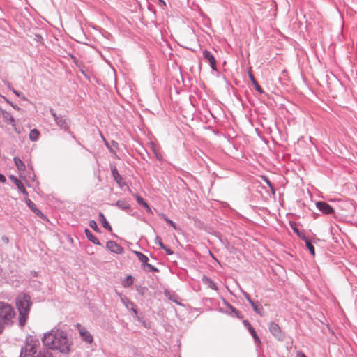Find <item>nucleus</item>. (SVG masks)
I'll return each instance as SVG.
<instances>
[{
	"label": "nucleus",
	"mask_w": 357,
	"mask_h": 357,
	"mask_svg": "<svg viewBox=\"0 0 357 357\" xmlns=\"http://www.w3.org/2000/svg\"><path fill=\"white\" fill-rule=\"evenodd\" d=\"M42 341L45 347L52 350H58L63 354H67L70 351L72 344L66 333L56 327L45 333Z\"/></svg>",
	"instance_id": "1"
},
{
	"label": "nucleus",
	"mask_w": 357,
	"mask_h": 357,
	"mask_svg": "<svg viewBox=\"0 0 357 357\" xmlns=\"http://www.w3.org/2000/svg\"><path fill=\"white\" fill-rule=\"evenodd\" d=\"M40 345L39 340L32 335L26 337V343L22 348L20 357H53L49 351H43L37 353V349Z\"/></svg>",
	"instance_id": "2"
},
{
	"label": "nucleus",
	"mask_w": 357,
	"mask_h": 357,
	"mask_svg": "<svg viewBox=\"0 0 357 357\" xmlns=\"http://www.w3.org/2000/svg\"><path fill=\"white\" fill-rule=\"evenodd\" d=\"M30 296L25 294H19L15 298L16 306L19 312V324L23 327L27 320L31 302Z\"/></svg>",
	"instance_id": "3"
},
{
	"label": "nucleus",
	"mask_w": 357,
	"mask_h": 357,
	"mask_svg": "<svg viewBox=\"0 0 357 357\" xmlns=\"http://www.w3.org/2000/svg\"><path fill=\"white\" fill-rule=\"evenodd\" d=\"M15 316V312L11 305L0 301V320L5 324H10Z\"/></svg>",
	"instance_id": "4"
},
{
	"label": "nucleus",
	"mask_w": 357,
	"mask_h": 357,
	"mask_svg": "<svg viewBox=\"0 0 357 357\" xmlns=\"http://www.w3.org/2000/svg\"><path fill=\"white\" fill-rule=\"evenodd\" d=\"M50 114L53 116L56 125L61 129L71 133L70 131V120L67 116L63 115H57L52 109H50Z\"/></svg>",
	"instance_id": "5"
},
{
	"label": "nucleus",
	"mask_w": 357,
	"mask_h": 357,
	"mask_svg": "<svg viewBox=\"0 0 357 357\" xmlns=\"http://www.w3.org/2000/svg\"><path fill=\"white\" fill-rule=\"evenodd\" d=\"M269 331L279 341H282L284 338V335L282 332L278 324L271 322L269 324Z\"/></svg>",
	"instance_id": "6"
},
{
	"label": "nucleus",
	"mask_w": 357,
	"mask_h": 357,
	"mask_svg": "<svg viewBox=\"0 0 357 357\" xmlns=\"http://www.w3.org/2000/svg\"><path fill=\"white\" fill-rule=\"evenodd\" d=\"M77 327L82 339L87 343H92L93 337L87 329L81 324H77Z\"/></svg>",
	"instance_id": "7"
},
{
	"label": "nucleus",
	"mask_w": 357,
	"mask_h": 357,
	"mask_svg": "<svg viewBox=\"0 0 357 357\" xmlns=\"http://www.w3.org/2000/svg\"><path fill=\"white\" fill-rule=\"evenodd\" d=\"M120 300L123 305L128 310L133 312L135 317H137V311L135 308V305L133 302L130 301L126 296L119 294Z\"/></svg>",
	"instance_id": "8"
},
{
	"label": "nucleus",
	"mask_w": 357,
	"mask_h": 357,
	"mask_svg": "<svg viewBox=\"0 0 357 357\" xmlns=\"http://www.w3.org/2000/svg\"><path fill=\"white\" fill-rule=\"evenodd\" d=\"M316 206L320 211L326 215L332 214L334 212L333 208L324 202H317Z\"/></svg>",
	"instance_id": "9"
},
{
	"label": "nucleus",
	"mask_w": 357,
	"mask_h": 357,
	"mask_svg": "<svg viewBox=\"0 0 357 357\" xmlns=\"http://www.w3.org/2000/svg\"><path fill=\"white\" fill-rule=\"evenodd\" d=\"M106 247L111 252L116 254H121L123 252V248L116 242L109 241L107 243Z\"/></svg>",
	"instance_id": "10"
},
{
	"label": "nucleus",
	"mask_w": 357,
	"mask_h": 357,
	"mask_svg": "<svg viewBox=\"0 0 357 357\" xmlns=\"http://www.w3.org/2000/svg\"><path fill=\"white\" fill-rule=\"evenodd\" d=\"M203 56L204 59L208 61L213 70L216 69V61L213 56V55L211 54V52L208 50H204L203 52Z\"/></svg>",
	"instance_id": "11"
},
{
	"label": "nucleus",
	"mask_w": 357,
	"mask_h": 357,
	"mask_svg": "<svg viewBox=\"0 0 357 357\" xmlns=\"http://www.w3.org/2000/svg\"><path fill=\"white\" fill-rule=\"evenodd\" d=\"M25 202L29 206V208L38 216L42 218L43 219H47V218L43 214V213L36 208L35 204L29 199H26Z\"/></svg>",
	"instance_id": "12"
},
{
	"label": "nucleus",
	"mask_w": 357,
	"mask_h": 357,
	"mask_svg": "<svg viewBox=\"0 0 357 357\" xmlns=\"http://www.w3.org/2000/svg\"><path fill=\"white\" fill-rule=\"evenodd\" d=\"M243 324L244 325L247 327V328L248 329L249 332L250 333L251 335L252 336V337L254 338L255 341V343L257 344V345H260L261 344V341H260V339L259 337H258L256 331H255V329L253 328V327L251 326V324L249 323L248 321L247 320H244L243 321Z\"/></svg>",
	"instance_id": "13"
},
{
	"label": "nucleus",
	"mask_w": 357,
	"mask_h": 357,
	"mask_svg": "<svg viewBox=\"0 0 357 357\" xmlns=\"http://www.w3.org/2000/svg\"><path fill=\"white\" fill-rule=\"evenodd\" d=\"M0 112L1 113V117L3 119V121L6 123L11 124L13 126H15V119L10 112L4 109H2V111H0Z\"/></svg>",
	"instance_id": "14"
},
{
	"label": "nucleus",
	"mask_w": 357,
	"mask_h": 357,
	"mask_svg": "<svg viewBox=\"0 0 357 357\" xmlns=\"http://www.w3.org/2000/svg\"><path fill=\"white\" fill-rule=\"evenodd\" d=\"M10 179L13 181V183L16 185L17 189L25 196H28V192L24 188L22 182L19 180L15 176H10Z\"/></svg>",
	"instance_id": "15"
},
{
	"label": "nucleus",
	"mask_w": 357,
	"mask_h": 357,
	"mask_svg": "<svg viewBox=\"0 0 357 357\" xmlns=\"http://www.w3.org/2000/svg\"><path fill=\"white\" fill-rule=\"evenodd\" d=\"M203 283L206 285H207L209 288L217 291L218 287L217 285L207 276L204 275L202 279Z\"/></svg>",
	"instance_id": "16"
},
{
	"label": "nucleus",
	"mask_w": 357,
	"mask_h": 357,
	"mask_svg": "<svg viewBox=\"0 0 357 357\" xmlns=\"http://www.w3.org/2000/svg\"><path fill=\"white\" fill-rule=\"evenodd\" d=\"M248 75H249V78L252 82V84H253L255 90L259 92V93H264V91L263 89H261V87L259 86V84L257 83V82L256 81V79H255L253 75L252 74L251 72H249L248 73Z\"/></svg>",
	"instance_id": "17"
},
{
	"label": "nucleus",
	"mask_w": 357,
	"mask_h": 357,
	"mask_svg": "<svg viewBox=\"0 0 357 357\" xmlns=\"http://www.w3.org/2000/svg\"><path fill=\"white\" fill-rule=\"evenodd\" d=\"M250 305L252 307V309L253 310L260 314V315H263V312H264V308L263 307L261 306V305L260 303H259L258 301L257 302H252Z\"/></svg>",
	"instance_id": "18"
},
{
	"label": "nucleus",
	"mask_w": 357,
	"mask_h": 357,
	"mask_svg": "<svg viewBox=\"0 0 357 357\" xmlns=\"http://www.w3.org/2000/svg\"><path fill=\"white\" fill-rule=\"evenodd\" d=\"M85 234L87 238L92 243H93L96 245H100V243L98 241V239L96 236H94L93 234L91 232V231L89 230L88 229H85Z\"/></svg>",
	"instance_id": "19"
},
{
	"label": "nucleus",
	"mask_w": 357,
	"mask_h": 357,
	"mask_svg": "<svg viewBox=\"0 0 357 357\" xmlns=\"http://www.w3.org/2000/svg\"><path fill=\"white\" fill-rule=\"evenodd\" d=\"M99 219H100V221L101 222L102 225L104 228H105L106 229H107L109 231H112V227L110 226L109 222L107 221L103 213H99Z\"/></svg>",
	"instance_id": "20"
},
{
	"label": "nucleus",
	"mask_w": 357,
	"mask_h": 357,
	"mask_svg": "<svg viewBox=\"0 0 357 357\" xmlns=\"http://www.w3.org/2000/svg\"><path fill=\"white\" fill-rule=\"evenodd\" d=\"M14 162L19 171H24L25 169V164L20 158L15 157Z\"/></svg>",
	"instance_id": "21"
},
{
	"label": "nucleus",
	"mask_w": 357,
	"mask_h": 357,
	"mask_svg": "<svg viewBox=\"0 0 357 357\" xmlns=\"http://www.w3.org/2000/svg\"><path fill=\"white\" fill-rule=\"evenodd\" d=\"M116 206L121 209H128L130 208V204L128 202L125 200H119L116 203Z\"/></svg>",
	"instance_id": "22"
},
{
	"label": "nucleus",
	"mask_w": 357,
	"mask_h": 357,
	"mask_svg": "<svg viewBox=\"0 0 357 357\" xmlns=\"http://www.w3.org/2000/svg\"><path fill=\"white\" fill-rule=\"evenodd\" d=\"M39 132L36 129H33L30 131L29 133V139L30 140L34 142L36 141L38 139L39 137Z\"/></svg>",
	"instance_id": "23"
},
{
	"label": "nucleus",
	"mask_w": 357,
	"mask_h": 357,
	"mask_svg": "<svg viewBox=\"0 0 357 357\" xmlns=\"http://www.w3.org/2000/svg\"><path fill=\"white\" fill-rule=\"evenodd\" d=\"M135 254L137 255V256L138 257V259L139 260L143 263L144 264H146L149 260V258L147 256H146L145 255L142 254V252H135Z\"/></svg>",
	"instance_id": "24"
},
{
	"label": "nucleus",
	"mask_w": 357,
	"mask_h": 357,
	"mask_svg": "<svg viewBox=\"0 0 357 357\" xmlns=\"http://www.w3.org/2000/svg\"><path fill=\"white\" fill-rule=\"evenodd\" d=\"M8 87L17 97H19L20 98H21L23 100H26V98L23 93H22L21 92H20L18 91H16L15 89H14V88L11 87L10 85H8Z\"/></svg>",
	"instance_id": "25"
},
{
	"label": "nucleus",
	"mask_w": 357,
	"mask_h": 357,
	"mask_svg": "<svg viewBox=\"0 0 357 357\" xmlns=\"http://www.w3.org/2000/svg\"><path fill=\"white\" fill-rule=\"evenodd\" d=\"M133 283V278L131 275H128L126 277L125 280L123 282V286L124 287H128L131 286Z\"/></svg>",
	"instance_id": "26"
},
{
	"label": "nucleus",
	"mask_w": 357,
	"mask_h": 357,
	"mask_svg": "<svg viewBox=\"0 0 357 357\" xmlns=\"http://www.w3.org/2000/svg\"><path fill=\"white\" fill-rule=\"evenodd\" d=\"M112 175H113V177L114 178V180L119 183L120 184V181L121 180V177L120 176V174L118 173L116 167H114L112 169Z\"/></svg>",
	"instance_id": "27"
},
{
	"label": "nucleus",
	"mask_w": 357,
	"mask_h": 357,
	"mask_svg": "<svg viewBox=\"0 0 357 357\" xmlns=\"http://www.w3.org/2000/svg\"><path fill=\"white\" fill-rule=\"evenodd\" d=\"M135 198H136V200H137V202L139 204V205H142L143 206H144L145 208H149V205L147 204V203L144 201V199L141 197L139 195H135Z\"/></svg>",
	"instance_id": "28"
},
{
	"label": "nucleus",
	"mask_w": 357,
	"mask_h": 357,
	"mask_svg": "<svg viewBox=\"0 0 357 357\" xmlns=\"http://www.w3.org/2000/svg\"><path fill=\"white\" fill-rule=\"evenodd\" d=\"M305 245L307 248V249L309 250L310 254L312 255H315L314 247L308 240L305 241Z\"/></svg>",
	"instance_id": "29"
},
{
	"label": "nucleus",
	"mask_w": 357,
	"mask_h": 357,
	"mask_svg": "<svg viewBox=\"0 0 357 357\" xmlns=\"http://www.w3.org/2000/svg\"><path fill=\"white\" fill-rule=\"evenodd\" d=\"M75 65L79 68V70L81 71V73L86 77H88L87 75H86V73L84 68V66L80 63H79L78 61H75Z\"/></svg>",
	"instance_id": "30"
},
{
	"label": "nucleus",
	"mask_w": 357,
	"mask_h": 357,
	"mask_svg": "<svg viewBox=\"0 0 357 357\" xmlns=\"http://www.w3.org/2000/svg\"><path fill=\"white\" fill-rule=\"evenodd\" d=\"M75 65L79 68V70L81 71V73L86 77H88L87 75H86V73L84 68V66L80 63H79L78 61H75Z\"/></svg>",
	"instance_id": "31"
},
{
	"label": "nucleus",
	"mask_w": 357,
	"mask_h": 357,
	"mask_svg": "<svg viewBox=\"0 0 357 357\" xmlns=\"http://www.w3.org/2000/svg\"><path fill=\"white\" fill-rule=\"evenodd\" d=\"M89 226L96 231H99V229L98 227L97 223L95 220H91L89 222Z\"/></svg>",
	"instance_id": "32"
},
{
	"label": "nucleus",
	"mask_w": 357,
	"mask_h": 357,
	"mask_svg": "<svg viewBox=\"0 0 357 357\" xmlns=\"http://www.w3.org/2000/svg\"><path fill=\"white\" fill-rule=\"evenodd\" d=\"M155 244H158L161 248H165V245L163 244L161 238L157 236L155 239Z\"/></svg>",
	"instance_id": "33"
},
{
	"label": "nucleus",
	"mask_w": 357,
	"mask_h": 357,
	"mask_svg": "<svg viewBox=\"0 0 357 357\" xmlns=\"http://www.w3.org/2000/svg\"><path fill=\"white\" fill-rule=\"evenodd\" d=\"M145 266H146L148 271H158V269L156 268H155L154 266H153L152 265H151L148 263H146L145 264Z\"/></svg>",
	"instance_id": "34"
},
{
	"label": "nucleus",
	"mask_w": 357,
	"mask_h": 357,
	"mask_svg": "<svg viewBox=\"0 0 357 357\" xmlns=\"http://www.w3.org/2000/svg\"><path fill=\"white\" fill-rule=\"evenodd\" d=\"M167 223H168L170 226H172V227H174L175 229H177V227H176V225L170 219H167L166 220Z\"/></svg>",
	"instance_id": "35"
},
{
	"label": "nucleus",
	"mask_w": 357,
	"mask_h": 357,
	"mask_svg": "<svg viewBox=\"0 0 357 357\" xmlns=\"http://www.w3.org/2000/svg\"><path fill=\"white\" fill-rule=\"evenodd\" d=\"M243 295L246 300L249 302L250 304H251L252 302H254L250 297L249 294L247 292H243Z\"/></svg>",
	"instance_id": "36"
},
{
	"label": "nucleus",
	"mask_w": 357,
	"mask_h": 357,
	"mask_svg": "<svg viewBox=\"0 0 357 357\" xmlns=\"http://www.w3.org/2000/svg\"><path fill=\"white\" fill-rule=\"evenodd\" d=\"M227 305L229 307V309L231 310L232 312L235 313L236 314H237L238 313V310L236 309H235L234 307H232L230 304H229L228 303H227Z\"/></svg>",
	"instance_id": "37"
},
{
	"label": "nucleus",
	"mask_w": 357,
	"mask_h": 357,
	"mask_svg": "<svg viewBox=\"0 0 357 357\" xmlns=\"http://www.w3.org/2000/svg\"><path fill=\"white\" fill-rule=\"evenodd\" d=\"M164 250H165L166 253L169 255H171L173 254V251L171 250V249L167 248L165 245V248H162Z\"/></svg>",
	"instance_id": "38"
},
{
	"label": "nucleus",
	"mask_w": 357,
	"mask_h": 357,
	"mask_svg": "<svg viewBox=\"0 0 357 357\" xmlns=\"http://www.w3.org/2000/svg\"><path fill=\"white\" fill-rule=\"evenodd\" d=\"M6 181V178L4 175L2 174H0V183H5Z\"/></svg>",
	"instance_id": "39"
},
{
	"label": "nucleus",
	"mask_w": 357,
	"mask_h": 357,
	"mask_svg": "<svg viewBox=\"0 0 357 357\" xmlns=\"http://www.w3.org/2000/svg\"><path fill=\"white\" fill-rule=\"evenodd\" d=\"M296 357H306V356L301 351H298L296 353Z\"/></svg>",
	"instance_id": "40"
},
{
	"label": "nucleus",
	"mask_w": 357,
	"mask_h": 357,
	"mask_svg": "<svg viewBox=\"0 0 357 357\" xmlns=\"http://www.w3.org/2000/svg\"><path fill=\"white\" fill-rule=\"evenodd\" d=\"M36 40L37 41H40L42 40V37L40 36L36 35Z\"/></svg>",
	"instance_id": "41"
},
{
	"label": "nucleus",
	"mask_w": 357,
	"mask_h": 357,
	"mask_svg": "<svg viewBox=\"0 0 357 357\" xmlns=\"http://www.w3.org/2000/svg\"><path fill=\"white\" fill-rule=\"evenodd\" d=\"M12 107H13L15 109H17V110H20V108L18 106H17V105H12Z\"/></svg>",
	"instance_id": "42"
},
{
	"label": "nucleus",
	"mask_w": 357,
	"mask_h": 357,
	"mask_svg": "<svg viewBox=\"0 0 357 357\" xmlns=\"http://www.w3.org/2000/svg\"><path fill=\"white\" fill-rule=\"evenodd\" d=\"M161 216L165 221L168 219V218L163 213L161 214Z\"/></svg>",
	"instance_id": "43"
},
{
	"label": "nucleus",
	"mask_w": 357,
	"mask_h": 357,
	"mask_svg": "<svg viewBox=\"0 0 357 357\" xmlns=\"http://www.w3.org/2000/svg\"><path fill=\"white\" fill-rule=\"evenodd\" d=\"M3 330V326L2 324L0 323V333H2Z\"/></svg>",
	"instance_id": "44"
},
{
	"label": "nucleus",
	"mask_w": 357,
	"mask_h": 357,
	"mask_svg": "<svg viewBox=\"0 0 357 357\" xmlns=\"http://www.w3.org/2000/svg\"><path fill=\"white\" fill-rule=\"evenodd\" d=\"M155 156L156 158L158 159V160H161L162 159V156L158 153H155Z\"/></svg>",
	"instance_id": "45"
},
{
	"label": "nucleus",
	"mask_w": 357,
	"mask_h": 357,
	"mask_svg": "<svg viewBox=\"0 0 357 357\" xmlns=\"http://www.w3.org/2000/svg\"><path fill=\"white\" fill-rule=\"evenodd\" d=\"M146 211L149 212V213H151V209L150 208V207L149 206V208H146Z\"/></svg>",
	"instance_id": "46"
},
{
	"label": "nucleus",
	"mask_w": 357,
	"mask_h": 357,
	"mask_svg": "<svg viewBox=\"0 0 357 357\" xmlns=\"http://www.w3.org/2000/svg\"><path fill=\"white\" fill-rule=\"evenodd\" d=\"M294 231L296 233L298 234V230L296 228H294Z\"/></svg>",
	"instance_id": "47"
},
{
	"label": "nucleus",
	"mask_w": 357,
	"mask_h": 357,
	"mask_svg": "<svg viewBox=\"0 0 357 357\" xmlns=\"http://www.w3.org/2000/svg\"><path fill=\"white\" fill-rule=\"evenodd\" d=\"M267 183H268V185L269 186H271V188H273V187H272V185H271V182H270L269 181H267Z\"/></svg>",
	"instance_id": "48"
},
{
	"label": "nucleus",
	"mask_w": 357,
	"mask_h": 357,
	"mask_svg": "<svg viewBox=\"0 0 357 357\" xmlns=\"http://www.w3.org/2000/svg\"><path fill=\"white\" fill-rule=\"evenodd\" d=\"M160 1H162V0H160Z\"/></svg>",
	"instance_id": "49"
}]
</instances>
